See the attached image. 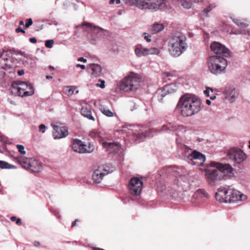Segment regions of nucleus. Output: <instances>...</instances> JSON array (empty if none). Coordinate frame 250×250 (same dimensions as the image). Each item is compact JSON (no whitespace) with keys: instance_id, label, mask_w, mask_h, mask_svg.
I'll list each match as a JSON object with an SVG mask.
<instances>
[{"instance_id":"c03bdc74","label":"nucleus","mask_w":250,"mask_h":250,"mask_svg":"<svg viewBox=\"0 0 250 250\" xmlns=\"http://www.w3.org/2000/svg\"><path fill=\"white\" fill-rule=\"evenodd\" d=\"M144 39L148 42H149L151 41L150 36L148 35H146V33L144 34Z\"/></svg>"},{"instance_id":"f8f14e48","label":"nucleus","mask_w":250,"mask_h":250,"mask_svg":"<svg viewBox=\"0 0 250 250\" xmlns=\"http://www.w3.org/2000/svg\"><path fill=\"white\" fill-rule=\"evenodd\" d=\"M83 26L86 27L87 32L92 33V43L93 44L96 43L97 39L102 36L104 33V29L97 26H92L89 23H84L83 24Z\"/></svg>"},{"instance_id":"de8ad7c7","label":"nucleus","mask_w":250,"mask_h":250,"mask_svg":"<svg viewBox=\"0 0 250 250\" xmlns=\"http://www.w3.org/2000/svg\"><path fill=\"white\" fill-rule=\"evenodd\" d=\"M29 41L33 43H35L37 42V40L35 38H31L29 39Z\"/></svg>"},{"instance_id":"a18cd8bd","label":"nucleus","mask_w":250,"mask_h":250,"mask_svg":"<svg viewBox=\"0 0 250 250\" xmlns=\"http://www.w3.org/2000/svg\"><path fill=\"white\" fill-rule=\"evenodd\" d=\"M115 1L116 2V3L117 4H119L121 3V0H110V1H109V3L110 4H113Z\"/></svg>"},{"instance_id":"cd10ccee","label":"nucleus","mask_w":250,"mask_h":250,"mask_svg":"<svg viewBox=\"0 0 250 250\" xmlns=\"http://www.w3.org/2000/svg\"><path fill=\"white\" fill-rule=\"evenodd\" d=\"M216 7V5L214 3L209 5L206 8H205L202 11V16L205 17H208V13L215 7Z\"/></svg>"},{"instance_id":"f704fd0d","label":"nucleus","mask_w":250,"mask_h":250,"mask_svg":"<svg viewBox=\"0 0 250 250\" xmlns=\"http://www.w3.org/2000/svg\"><path fill=\"white\" fill-rule=\"evenodd\" d=\"M175 87V85L174 84H169L166 86L165 87L164 90L168 93L172 92V90H174V88Z\"/></svg>"},{"instance_id":"f3484780","label":"nucleus","mask_w":250,"mask_h":250,"mask_svg":"<svg viewBox=\"0 0 250 250\" xmlns=\"http://www.w3.org/2000/svg\"><path fill=\"white\" fill-rule=\"evenodd\" d=\"M102 145L106 151L110 153H118L121 149V145L117 142H103Z\"/></svg>"},{"instance_id":"5fc2aeb1","label":"nucleus","mask_w":250,"mask_h":250,"mask_svg":"<svg viewBox=\"0 0 250 250\" xmlns=\"http://www.w3.org/2000/svg\"><path fill=\"white\" fill-rule=\"evenodd\" d=\"M10 219H11V220L12 221H13V222H14V221H16V220L17 218H16L15 216H12V217H11Z\"/></svg>"},{"instance_id":"864d4df0","label":"nucleus","mask_w":250,"mask_h":250,"mask_svg":"<svg viewBox=\"0 0 250 250\" xmlns=\"http://www.w3.org/2000/svg\"><path fill=\"white\" fill-rule=\"evenodd\" d=\"M78 221H79L78 219H76L73 222V223L72 224V226L75 227L76 225V222H78Z\"/></svg>"},{"instance_id":"c756f323","label":"nucleus","mask_w":250,"mask_h":250,"mask_svg":"<svg viewBox=\"0 0 250 250\" xmlns=\"http://www.w3.org/2000/svg\"><path fill=\"white\" fill-rule=\"evenodd\" d=\"M75 88L73 86H68L64 88V92L65 94L70 96L73 94Z\"/></svg>"},{"instance_id":"423d86ee","label":"nucleus","mask_w":250,"mask_h":250,"mask_svg":"<svg viewBox=\"0 0 250 250\" xmlns=\"http://www.w3.org/2000/svg\"><path fill=\"white\" fill-rule=\"evenodd\" d=\"M209 71L213 74L218 75L225 71L228 62L224 57L219 56H210L207 61Z\"/></svg>"},{"instance_id":"2eb2a0df","label":"nucleus","mask_w":250,"mask_h":250,"mask_svg":"<svg viewBox=\"0 0 250 250\" xmlns=\"http://www.w3.org/2000/svg\"><path fill=\"white\" fill-rule=\"evenodd\" d=\"M53 135L55 139H59L66 137L68 134V129L65 126L54 125Z\"/></svg>"},{"instance_id":"4468645a","label":"nucleus","mask_w":250,"mask_h":250,"mask_svg":"<svg viewBox=\"0 0 250 250\" xmlns=\"http://www.w3.org/2000/svg\"><path fill=\"white\" fill-rule=\"evenodd\" d=\"M229 196L228 203L243 201L246 199V195L236 189L230 188H229Z\"/></svg>"},{"instance_id":"603ef678","label":"nucleus","mask_w":250,"mask_h":250,"mask_svg":"<svg viewBox=\"0 0 250 250\" xmlns=\"http://www.w3.org/2000/svg\"><path fill=\"white\" fill-rule=\"evenodd\" d=\"M24 73V71L23 70H19L18 72V74L19 76H21Z\"/></svg>"},{"instance_id":"f257e3e1","label":"nucleus","mask_w":250,"mask_h":250,"mask_svg":"<svg viewBox=\"0 0 250 250\" xmlns=\"http://www.w3.org/2000/svg\"><path fill=\"white\" fill-rule=\"evenodd\" d=\"M205 177L210 185L220 181L225 177H231L233 174V168L228 164L211 162L205 170Z\"/></svg>"},{"instance_id":"72a5a7b5","label":"nucleus","mask_w":250,"mask_h":250,"mask_svg":"<svg viewBox=\"0 0 250 250\" xmlns=\"http://www.w3.org/2000/svg\"><path fill=\"white\" fill-rule=\"evenodd\" d=\"M192 4L191 0H183L181 1V4L185 8H189L191 7Z\"/></svg>"},{"instance_id":"774afa93","label":"nucleus","mask_w":250,"mask_h":250,"mask_svg":"<svg viewBox=\"0 0 250 250\" xmlns=\"http://www.w3.org/2000/svg\"><path fill=\"white\" fill-rule=\"evenodd\" d=\"M79 91L77 90L76 93H78Z\"/></svg>"},{"instance_id":"412c9836","label":"nucleus","mask_w":250,"mask_h":250,"mask_svg":"<svg viewBox=\"0 0 250 250\" xmlns=\"http://www.w3.org/2000/svg\"><path fill=\"white\" fill-rule=\"evenodd\" d=\"M17 85L23 86V88L26 89L24 94L26 93V95L31 96L34 93V89L32 84L29 82H25L23 81H19L17 82Z\"/></svg>"},{"instance_id":"bf43d9fd","label":"nucleus","mask_w":250,"mask_h":250,"mask_svg":"<svg viewBox=\"0 0 250 250\" xmlns=\"http://www.w3.org/2000/svg\"><path fill=\"white\" fill-rule=\"evenodd\" d=\"M20 25H22L24 24V22L23 21H20L19 22Z\"/></svg>"},{"instance_id":"20e7f679","label":"nucleus","mask_w":250,"mask_h":250,"mask_svg":"<svg viewBox=\"0 0 250 250\" xmlns=\"http://www.w3.org/2000/svg\"><path fill=\"white\" fill-rule=\"evenodd\" d=\"M187 38L181 33L173 35L168 42V51L171 56L178 57L181 55L188 48Z\"/></svg>"},{"instance_id":"a211bd4d","label":"nucleus","mask_w":250,"mask_h":250,"mask_svg":"<svg viewBox=\"0 0 250 250\" xmlns=\"http://www.w3.org/2000/svg\"><path fill=\"white\" fill-rule=\"evenodd\" d=\"M108 173V172L104 167H100L94 171L92 174L93 180L95 183H100L103 180L104 176Z\"/></svg>"},{"instance_id":"ea45409f","label":"nucleus","mask_w":250,"mask_h":250,"mask_svg":"<svg viewBox=\"0 0 250 250\" xmlns=\"http://www.w3.org/2000/svg\"><path fill=\"white\" fill-rule=\"evenodd\" d=\"M33 23L32 19L29 18L26 20V22L25 24V26L26 28L29 27Z\"/></svg>"},{"instance_id":"4c0bfd02","label":"nucleus","mask_w":250,"mask_h":250,"mask_svg":"<svg viewBox=\"0 0 250 250\" xmlns=\"http://www.w3.org/2000/svg\"><path fill=\"white\" fill-rule=\"evenodd\" d=\"M99 82L101 83L100 84L97 83L96 85L97 87H100L101 88H104L105 87V82L104 80H102L101 79L99 80Z\"/></svg>"},{"instance_id":"a19ab883","label":"nucleus","mask_w":250,"mask_h":250,"mask_svg":"<svg viewBox=\"0 0 250 250\" xmlns=\"http://www.w3.org/2000/svg\"><path fill=\"white\" fill-rule=\"evenodd\" d=\"M89 135L92 138H96L98 136V133L96 130H94L90 133Z\"/></svg>"},{"instance_id":"7ed1b4c3","label":"nucleus","mask_w":250,"mask_h":250,"mask_svg":"<svg viewBox=\"0 0 250 250\" xmlns=\"http://www.w3.org/2000/svg\"><path fill=\"white\" fill-rule=\"evenodd\" d=\"M186 131L185 127L183 125H177L176 124L168 123L162 126L160 129H149L148 131L145 130L143 129L140 130L137 133H133V136L135 141L140 142L143 141L146 137H150L153 135L154 133H157L162 132H170L174 131L175 134L179 136L181 133H183Z\"/></svg>"},{"instance_id":"bb28decb","label":"nucleus","mask_w":250,"mask_h":250,"mask_svg":"<svg viewBox=\"0 0 250 250\" xmlns=\"http://www.w3.org/2000/svg\"><path fill=\"white\" fill-rule=\"evenodd\" d=\"M164 28V26L162 24L155 23L150 28L149 31L152 34H156L162 31Z\"/></svg>"},{"instance_id":"473e14b6","label":"nucleus","mask_w":250,"mask_h":250,"mask_svg":"<svg viewBox=\"0 0 250 250\" xmlns=\"http://www.w3.org/2000/svg\"><path fill=\"white\" fill-rule=\"evenodd\" d=\"M100 110L104 115L107 117H113L114 115V113L111 111L106 108L101 107Z\"/></svg>"},{"instance_id":"9b49d317","label":"nucleus","mask_w":250,"mask_h":250,"mask_svg":"<svg viewBox=\"0 0 250 250\" xmlns=\"http://www.w3.org/2000/svg\"><path fill=\"white\" fill-rule=\"evenodd\" d=\"M143 184V182L138 178L134 177L131 178L128 185L130 193L132 195H139L142 190Z\"/></svg>"},{"instance_id":"09e8293b","label":"nucleus","mask_w":250,"mask_h":250,"mask_svg":"<svg viewBox=\"0 0 250 250\" xmlns=\"http://www.w3.org/2000/svg\"><path fill=\"white\" fill-rule=\"evenodd\" d=\"M76 67H81L82 69H84L85 68V66L84 65L80 64H77Z\"/></svg>"},{"instance_id":"0eeeda50","label":"nucleus","mask_w":250,"mask_h":250,"mask_svg":"<svg viewBox=\"0 0 250 250\" xmlns=\"http://www.w3.org/2000/svg\"><path fill=\"white\" fill-rule=\"evenodd\" d=\"M140 81V76L134 73L125 78L121 82L120 89L125 92H128L138 88L137 83Z\"/></svg>"},{"instance_id":"aec40b11","label":"nucleus","mask_w":250,"mask_h":250,"mask_svg":"<svg viewBox=\"0 0 250 250\" xmlns=\"http://www.w3.org/2000/svg\"><path fill=\"white\" fill-rule=\"evenodd\" d=\"M92 78L98 77L101 76L102 73V68L98 64L91 63L87 67Z\"/></svg>"},{"instance_id":"e433bc0d","label":"nucleus","mask_w":250,"mask_h":250,"mask_svg":"<svg viewBox=\"0 0 250 250\" xmlns=\"http://www.w3.org/2000/svg\"><path fill=\"white\" fill-rule=\"evenodd\" d=\"M17 147L19 150V151L21 154H25L26 151L24 150V147L23 145H17Z\"/></svg>"},{"instance_id":"69168bd1","label":"nucleus","mask_w":250,"mask_h":250,"mask_svg":"<svg viewBox=\"0 0 250 250\" xmlns=\"http://www.w3.org/2000/svg\"><path fill=\"white\" fill-rule=\"evenodd\" d=\"M50 67L51 68H53L52 66H50Z\"/></svg>"},{"instance_id":"6e6552de","label":"nucleus","mask_w":250,"mask_h":250,"mask_svg":"<svg viewBox=\"0 0 250 250\" xmlns=\"http://www.w3.org/2000/svg\"><path fill=\"white\" fill-rule=\"evenodd\" d=\"M183 157L191 165L197 166L203 165L206 160V156L204 155L190 149L185 151Z\"/></svg>"},{"instance_id":"0e129e2a","label":"nucleus","mask_w":250,"mask_h":250,"mask_svg":"<svg viewBox=\"0 0 250 250\" xmlns=\"http://www.w3.org/2000/svg\"><path fill=\"white\" fill-rule=\"evenodd\" d=\"M249 148L250 149V143H249Z\"/></svg>"},{"instance_id":"4d7b16f0","label":"nucleus","mask_w":250,"mask_h":250,"mask_svg":"<svg viewBox=\"0 0 250 250\" xmlns=\"http://www.w3.org/2000/svg\"><path fill=\"white\" fill-rule=\"evenodd\" d=\"M206 104H208V105H210L211 104V101L208 99L206 100Z\"/></svg>"},{"instance_id":"49530a36","label":"nucleus","mask_w":250,"mask_h":250,"mask_svg":"<svg viewBox=\"0 0 250 250\" xmlns=\"http://www.w3.org/2000/svg\"><path fill=\"white\" fill-rule=\"evenodd\" d=\"M16 31L17 33H19V32H22L23 33H25V31L23 30L21 27H18L16 29Z\"/></svg>"},{"instance_id":"b1692460","label":"nucleus","mask_w":250,"mask_h":250,"mask_svg":"<svg viewBox=\"0 0 250 250\" xmlns=\"http://www.w3.org/2000/svg\"><path fill=\"white\" fill-rule=\"evenodd\" d=\"M82 115L84 117L93 121H95L94 117L92 116L91 109L90 107L82 106L81 108Z\"/></svg>"},{"instance_id":"6e6d98bb","label":"nucleus","mask_w":250,"mask_h":250,"mask_svg":"<svg viewBox=\"0 0 250 250\" xmlns=\"http://www.w3.org/2000/svg\"><path fill=\"white\" fill-rule=\"evenodd\" d=\"M93 250H104L103 249H101V248H95V247H93V249H92Z\"/></svg>"},{"instance_id":"c85d7f7f","label":"nucleus","mask_w":250,"mask_h":250,"mask_svg":"<svg viewBox=\"0 0 250 250\" xmlns=\"http://www.w3.org/2000/svg\"><path fill=\"white\" fill-rule=\"evenodd\" d=\"M15 167V166L12 165L5 161H0V168H1L11 169Z\"/></svg>"},{"instance_id":"13d9d810","label":"nucleus","mask_w":250,"mask_h":250,"mask_svg":"<svg viewBox=\"0 0 250 250\" xmlns=\"http://www.w3.org/2000/svg\"><path fill=\"white\" fill-rule=\"evenodd\" d=\"M46 79H52V77L49 75L46 76Z\"/></svg>"},{"instance_id":"2f4dec72","label":"nucleus","mask_w":250,"mask_h":250,"mask_svg":"<svg viewBox=\"0 0 250 250\" xmlns=\"http://www.w3.org/2000/svg\"><path fill=\"white\" fill-rule=\"evenodd\" d=\"M146 51L147 56L149 55H158L160 53L159 49L156 47L147 48Z\"/></svg>"},{"instance_id":"393cba45","label":"nucleus","mask_w":250,"mask_h":250,"mask_svg":"<svg viewBox=\"0 0 250 250\" xmlns=\"http://www.w3.org/2000/svg\"><path fill=\"white\" fill-rule=\"evenodd\" d=\"M147 48L141 45H137L135 50V53L137 56L141 57L147 56Z\"/></svg>"},{"instance_id":"8fccbe9b","label":"nucleus","mask_w":250,"mask_h":250,"mask_svg":"<svg viewBox=\"0 0 250 250\" xmlns=\"http://www.w3.org/2000/svg\"><path fill=\"white\" fill-rule=\"evenodd\" d=\"M16 221V224L18 225H19V226L21 225L22 223H21V220L20 218L17 219Z\"/></svg>"},{"instance_id":"a878e982","label":"nucleus","mask_w":250,"mask_h":250,"mask_svg":"<svg viewBox=\"0 0 250 250\" xmlns=\"http://www.w3.org/2000/svg\"><path fill=\"white\" fill-rule=\"evenodd\" d=\"M12 87L17 90V93L20 96H28V95H26V93L24 94V92H25L26 89L24 88L23 86L17 85V82L12 84Z\"/></svg>"},{"instance_id":"4be33fe9","label":"nucleus","mask_w":250,"mask_h":250,"mask_svg":"<svg viewBox=\"0 0 250 250\" xmlns=\"http://www.w3.org/2000/svg\"><path fill=\"white\" fill-rule=\"evenodd\" d=\"M237 93L233 87H228L225 90V98L232 103L235 101Z\"/></svg>"},{"instance_id":"39448f33","label":"nucleus","mask_w":250,"mask_h":250,"mask_svg":"<svg viewBox=\"0 0 250 250\" xmlns=\"http://www.w3.org/2000/svg\"><path fill=\"white\" fill-rule=\"evenodd\" d=\"M126 3H134L136 2L137 6L141 9H149L156 11L158 9L166 10L168 6L165 0H124Z\"/></svg>"},{"instance_id":"f03ea898","label":"nucleus","mask_w":250,"mask_h":250,"mask_svg":"<svg viewBox=\"0 0 250 250\" xmlns=\"http://www.w3.org/2000/svg\"><path fill=\"white\" fill-rule=\"evenodd\" d=\"M201 100L193 96L185 95L181 97L177 105V109L184 117L192 116L199 112L201 109Z\"/></svg>"},{"instance_id":"dca6fc26","label":"nucleus","mask_w":250,"mask_h":250,"mask_svg":"<svg viewBox=\"0 0 250 250\" xmlns=\"http://www.w3.org/2000/svg\"><path fill=\"white\" fill-rule=\"evenodd\" d=\"M229 197V188L221 187L215 194L216 200L222 203H228Z\"/></svg>"},{"instance_id":"5701e85b","label":"nucleus","mask_w":250,"mask_h":250,"mask_svg":"<svg viewBox=\"0 0 250 250\" xmlns=\"http://www.w3.org/2000/svg\"><path fill=\"white\" fill-rule=\"evenodd\" d=\"M193 197L197 199L199 202L200 200L202 201H203L204 198H208L209 197V195L203 189H199L195 192Z\"/></svg>"},{"instance_id":"1a4fd4ad","label":"nucleus","mask_w":250,"mask_h":250,"mask_svg":"<svg viewBox=\"0 0 250 250\" xmlns=\"http://www.w3.org/2000/svg\"><path fill=\"white\" fill-rule=\"evenodd\" d=\"M72 148L75 152L84 153L92 152L94 149V147L93 145L90 144L88 145V146H87L80 140L75 139L72 145Z\"/></svg>"},{"instance_id":"6ab92c4d","label":"nucleus","mask_w":250,"mask_h":250,"mask_svg":"<svg viewBox=\"0 0 250 250\" xmlns=\"http://www.w3.org/2000/svg\"><path fill=\"white\" fill-rule=\"evenodd\" d=\"M23 163L25 165L23 166L25 168L29 169L34 172H38L42 169L41 163L35 159H31L28 163L24 162Z\"/></svg>"},{"instance_id":"58836bf2","label":"nucleus","mask_w":250,"mask_h":250,"mask_svg":"<svg viewBox=\"0 0 250 250\" xmlns=\"http://www.w3.org/2000/svg\"><path fill=\"white\" fill-rule=\"evenodd\" d=\"M46 128V126L43 124L41 125L39 127V131L42 133H44Z\"/></svg>"},{"instance_id":"3c124183","label":"nucleus","mask_w":250,"mask_h":250,"mask_svg":"<svg viewBox=\"0 0 250 250\" xmlns=\"http://www.w3.org/2000/svg\"><path fill=\"white\" fill-rule=\"evenodd\" d=\"M78 61L83 62H86L87 61V60L83 57H81V58H79Z\"/></svg>"},{"instance_id":"338daca9","label":"nucleus","mask_w":250,"mask_h":250,"mask_svg":"<svg viewBox=\"0 0 250 250\" xmlns=\"http://www.w3.org/2000/svg\"><path fill=\"white\" fill-rule=\"evenodd\" d=\"M1 68H3V69H5V67H1Z\"/></svg>"},{"instance_id":"37998d69","label":"nucleus","mask_w":250,"mask_h":250,"mask_svg":"<svg viewBox=\"0 0 250 250\" xmlns=\"http://www.w3.org/2000/svg\"><path fill=\"white\" fill-rule=\"evenodd\" d=\"M164 77H166L168 78L169 77H172L173 76V73L170 72H165L163 73Z\"/></svg>"},{"instance_id":"680f3d73","label":"nucleus","mask_w":250,"mask_h":250,"mask_svg":"<svg viewBox=\"0 0 250 250\" xmlns=\"http://www.w3.org/2000/svg\"><path fill=\"white\" fill-rule=\"evenodd\" d=\"M215 98H216V96H212L210 97V99L211 100H214Z\"/></svg>"},{"instance_id":"052dcab7","label":"nucleus","mask_w":250,"mask_h":250,"mask_svg":"<svg viewBox=\"0 0 250 250\" xmlns=\"http://www.w3.org/2000/svg\"><path fill=\"white\" fill-rule=\"evenodd\" d=\"M40 245V243L39 242H35V245L36 246H38Z\"/></svg>"},{"instance_id":"79ce46f5","label":"nucleus","mask_w":250,"mask_h":250,"mask_svg":"<svg viewBox=\"0 0 250 250\" xmlns=\"http://www.w3.org/2000/svg\"><path fill=\"white\" fill-rule=\"evenodd\" d=\"M213 92V89L210 87H207L206 88V89L204 91V94L206 95L207 97H209V91Z\"/></svg>"},{"instance_id":"c9c22d12","label":"nucleus","mask_w":250,"mask_h":250,"mask_svg":"<svg viewBox=\"0 0 250 250\" xmlns=\"http://www.w3.org/2000/svg\"><path fill=\"white\" fill-rule=\"evenodd\" d=\"M54 43V42L53 40H47L45 41V46L49 48H51Z\"/></svg>"},{"instance_id":"7c9ffc66","label":"nucleus","mask_w":250,"mask_h":250,"mask_svg":"<svg viewBox=\"0 0 250 250\" xmlns=\"http://www.w3.org/2000/svg\"><path fill=\"white\" fill-rule=\"evenodd\" d=\"M232 21L235 24L240 27H245L248 25V23L243 22L241 20L238 19L234 18L232 19Z\"/></svg>"},{"instance_id":"ddd939ff","label":"nucleus","mask_w":250,"mask_h":250,"mask_svg":"<svg viewBox=\"0 0 250 250\" xmlns=\"http://www.w3.org/2000/svg\"><path fill=\"white\" fill-rule=\"evenodd\" d=\"M212 51L216 54L222 55L223 57H228L230 56V52L225 45L219 42H214L210 45Z\"/></svg>"},{"instance_id":"9d476101","label":"nucleus","mask_w":250,"mask_h":250,"mask_svg":"<svg viewBox=\"0 0 250 250\" xmlns=\"http://www.w3.org/2000/svg\"><path fill=\"white\" fill-rule=\"evenodd\" d=\"M228 156L233 162L240 164L246 158L245 153L240 148H232L228 152Z\"/></svg>"},{"instance_id":"e2e57ef3","label":"nucleus","mask_w":250,"mask_h":250,"mask_svg":"<svg viewBox=\"0 0 250 250\" xmlns=\"http://www.w3.org/2000/svg\"><path fill=\"white\" fill-rule=\"evenodd\" d=\"M239 33H240V34H242V31H241L239 32Z\"/></svg>"}]
</instances>
